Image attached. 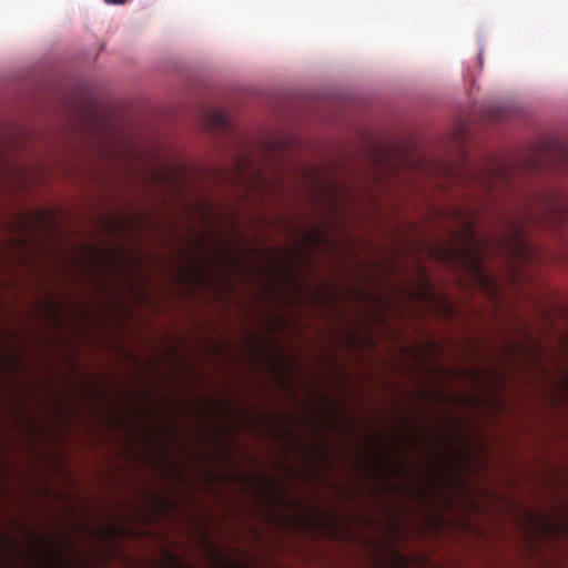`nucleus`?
<instances>
[{"mask_svg":"<svg viewBox=\"0 0 568 568\" xmlns=\"http://www.w3.org/2000/svg\"><path fill=\"white\" fill-rule=\"evenodd\" d=\"M486 244L478 243L473 233L469 234V243L464 245L463 247L447 252V258L458 256L463 260V262L467 265L469 271L473 273L475 280L478 282L480 286L490 292L495 293L497 290V284L493 277L487 273L484 264L483 257L479 252L480 246H485Z\"/></svg>","mask_w":568,"mask_h":568,"instance_id":"1","label":"nucleus"},{"mask_svg":"<svg viewBox=\"0 0 568 568\" xmlns=\"http://www.w3.org/2000/svg\"><path fill=\"white\" fill-rule=\"evenodd\" d=\"M535 219L558 225L568 219V196L551 192L539 197Z\"/></svg>","mask_w":568,"mask_h":568,"instance_id":"2","label":"nucleus"},{"mask_svg":"<svg viewBox=\"0 0 568 568\" xmlns=\"http://www.w3.org/2000/svg\"><path fill=\"white\" fill-rule=\"evenodd\" d=\"M503 245L508 256L515 262H534L536 258V252L519 223L510 225L509 234L503 240Z\"/></svg>","mask_w":568,"mask_h":568,"instance_id":"3","label":"nucleus"},{"mask_svg":"<svg viewBox=\"0 0 568 568\" xmlns=\"http://www.w3.org/2000/svg\"><path fill=\"white\" fill-rule=\"evenodd\" d=\"M471 179L477 189L490 193L509 183L510 171L506 165L494 163L489 168L475 172Z\"/></svg>","mask_w":568,"mask_h":568,"instance_id":"4","label":"nucleus"},{"mask_svg":"<svg viewBox=\"0 0 568 568\" xmlns=\"http://www.w3.org/2000/svg\"><path fill=\"white\" fill-rule=\"evenodd\" d=\"M531 165L536 169L552 165H568V144L560 141H552L547 150L537 155Z\"/></svg>","mask_w":568,"mask_h":568,"instance_id":"5","label":"nucleus"},{"mask_svg":"<svg viewBox=\"0 0 568 568\" xmlns=\"http://www.w3.org/2000/svg\"><path fill=\"white\" fill-rule=\"evenodd\" d=\"M207 123L213 129H225L227 126V118L223 112L212 110L207 114Z\"/></svg>","mask_w":568,"mask_h":568,"instance_id":"6","label":"nucleus"},{"mask_svg":"<svg viewBox=\"0 0 568 568\" xmlns=\"http://www.w3.org/2000/svg\"><path fill=\"white\" fill-rule=\"evenodd\" d=\"M307 239L313 243H322L325 241V236L318 231H312L307 234Z\"/></svg>","mask_w":568,"mask_h":568,"instance_id":"7","label":"nucleus"},{"mask_svg":"<svg viewBox=\"0 0 568 568\" xmlns=\"http://www.w3.org/2000/svg\"><path fill=\"white\" fill-rule=\"evenodd\" d=\"M172 560L179 568H186L185 565L175 556H172Z\"/></svg>","mask_w":568,"mask_h":568,"instance_id":"8","label":"nucleus"},{"mask_svg":"<svg viewBox=\"0 0 568 568\" xmlns=\"http://www.w3.org/2000/svg\"><path fill=\"white\" fill-rule=\"evenodd\" d=\"M106 3H111V4H123L126 2V0H105Z\"/></svg>","mask_w":568,"mask_h":568,"instance_id":"9","label":"nucleus"},{"mask_svg":"<svg viewBox=\"0 0 568 568\" xmlns=\"http://www.w3.org/2000/svg\"><path fill=\"white\" fill-rule=\"evenodd\" d=\"M385 460L383 457L378 456V471L381 470L382 466H384Z\"/></svg>","mask_w":568,"mask_h":568,"instance_id":"10","label":"nucleus"},{"mask_svg":"<svg viewBox=\"0 0 568 568\" xmlns=\"http://www.w3.org/2000/svg\"><path fill=\"white\" fill-rule=\"evenodd\" d=\"M51 555H52V557H53L54 559H61V560H62V557H61V555H60V554H58V552H53V554H51Z\"/></svg>","mask_w":568,"mask_h":568,"instance_id":"11","label":"nucleus"},{"mask_svg":"<svg viewBox=\"0 0 568 568\" xmlns=\"http://www.w3.org/2000/svg\"><path fill=\"white\" fill-rule=\"evenodd\" d=\"M397 471H398V473H400V474H403V473H404V467H403V466H398V467H397Z\"/></svg>","mask_w":568,"mask_h":568,"instance_id":"12","label":"nucleus"},{"mask_svg":"<svg viewBox=\"0 0 568 568\" xmlns=\"http://www.w3.org/2000/svg\"><path fill=\"white\" fill-rule=\"evenodd\" d=\"M426 290H427V294H430V295L433 294V291L428 286L426 287Z\"/></svg>","mask_w":568,"mask_h":568,"instance_id":"13","label":"nucleus"}]
</instances>
